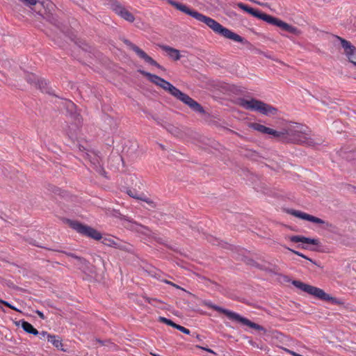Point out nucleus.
I'll return each mask as SVG.
<instances>
[{
    "mask_svg": "<svg viewBox=\"0 0 356 356\" xmlns=\"http://www.w3.org/2000/svg\"><path fill=\"white\" fill-rule=\"evenodd\" d=\"M168 2L177 10H179L184 13L191 16L192 17H194L197 21L204 23L207 27L211 29L216 33H218L225 38L232 40L235 42H243V38L241 36L233 32L232 30L223 27L220 23L211 18L210 17H207L197 10H191L188 6L180 1Z\"/></svg>",
    "mask_w": 356,
    "mask_h": 356,
    "instance_id": "obj_1",
    "label": "nucleus"
},
{
    "mask_svg": "<svg viewBox=\"0 0 356 356\" xmlns=\"http://www.w3.org/2000/svg\"><path fill=\"white\" fill-rule=\"evenodd\" d=\"M138 72L145 76L149 82L161 87L174 97L186 104L191 109H193L194 111L200 114H204L205 111L200 103L192 99L186 94L182 92L173 84H171L157 75L152 74L145 70H139Z\"/></svg>",
    "mask_w": 356,
    "mask_h": 356,
    "instance_id": "obj_2",
    "label": "nucleus"
},
{
    "mask_svg": "<svg viewBox=\"0 0 356 356\" xmlns=\"http://www.w3.org/2000/svg\"><path fill=\"white\" fill-rule=\"evenodd\" d=\"M278 139L283 143H293L313 145L314 142L311 138L309 129L300 124L293 123L282 129L279 132Z\"/></svg>",
    "mask_w": 356,
    "mask_h": 356,
    "instance_id": "obj_3",
    "label": "nucleus"
},
{
    "mask_svg": "<svg viewBox=\"0 0 356 356\" xmlns=\"http://www.w3.org/2000/svg\"><path fill=\"white\" fill-rule=\"evenodd\" d=\"M238 105L246 110L256 111L264 115H275L277 113V109L275 107L254 98L239 99Z\"/></svg>",
    "mask_w": 356,
    "mask_h": 356,
    "instance_id": "obj_4",
    "label": "nucleus"
},
{
    "mask_svg": "<svg viewBox=\"0 0 356 356\" xmlns=\"http://www.w3.org/2000/svg\"><path fill=\"white\" fill-rule=\"evenodd\" d=\"M25 6L32 10L35 11L38 14L46 18L52 24L58 29H60L58 23L57 19L50 12L49 8H53L54 4L52 1H24Z\"/></svg>",
    "mask_w": 356,
    "mask_h": 356,
    "instance_id": "obj_5",
    "label": "nucleus"
},
{
    "mask_svg": "<svg viewBox=\"0 0 356 356\" xmlns=\"http://www.w3.org/2000/svg\"><path fill=\"white\" fill-rule=\"evenodd\" d=\"M203 305L206 306L208 308L213 309L221 314H225L229 319H232V320L238 321V322L243 323V325H248V327L253 328L256 330L262 331L264 330L262 326L251 321L250 319L245 318V317H241L239 314H238L235 312L223 309L216 305H214L210 300H204L203 302Z\"/></svg>",
    "mask_w": 356,
    "mask_h": 356,
    "instance_id": "obj_6",
    "label": "nucleus"
},
{
    "mask_svg": "<svg viewBox=\"0 0 356 356\" xmlns=\"http://www.w3.org/2000/svg\"><path fill=\"white\" fill-rule=\"evenodd\" d=\"M292 284L302 291H305L319 300H323L324 301H331L332 302L336 304L339 303V301L336 298L331 297L329 294L324 292L323 290L320 288L306 284L305 282H301V281H293Z\"/></svg>",
    "mask_w": 356,
    "mask_h": 356,
    "instance_id": "obj_7",
    "label": "nucleus"
},
{
    "mask_svg": "<svg viewBox=\"0 0 356 356\" xmlns=\"http://www.w3.org/2000/svg\"><path fill=\"white\" fill-rule=\"evenodd\" d=\"M70 227L74 229L79 234L91 238L95 241H99L102 238L101 232H99L98 230L92 228V227H89L83 224H81L79 222L70 221Z\"/></svg>",
    "mask_w": 356,
    "mask_h": 356,
    "instance_id": "obj_8",
    "label": "nucleus"
},
{
    "mask_svg": "<svg viewBox=\"0 0 356 356\" xmlns=\"http://www.w3.org/2000/svg\"><path fill=\"white\" fill-rule=\"evenodd\" d=\"M70 227L74 229L79 234L91 238L95 241H99L102 238L101 232H99L98 230L92 228V227H89L83 224H81L79 222L70 221Z\"/></svg>",
    "mask_w": 356,
    "mask_h": 356,
    "instance_id": "obj_9",
    "label": "nucleus"
},
{
    "mask_svg": "<svg viewBox=\"0 0 356 356\" xmlns=\"http://www.w3.org/2000/svg\"><path fill=\"white\" fill-rule=\"evenodd\" d=\"M124 43L130 50L133 51L135 54L137 55L138 58L142 59L145 63L153 65L159 69H163V67L161 65H159L156 60L148 56L146 52L139 47L133 44L128 40H124Z\"/></svg>",
    "mask_w": 356,
    "mask_h": 356,
    "instance_id": "obj_10",
    "label": "nucleus"
},
{
    "mask_svg": "<svg viewBox=\"0 0 356 356\" xmlns=\"http://www.w3.org/2000/svg\"><path fill=\"white\" fill-rule=\"evenodd\" d=\"M259 19H262L263 21L276 26L284 31H287L290 33H295L296 28L293 27L292 26L289 25L287 23H285L282 22V20L279 19L277 17H275L273 16H271L270 15L266 14L264 13H261L260 15H259Z\"/></svg>",
    "mask_w": 356,
    "mask_h": 356,
    "instance_id": "obj_11",
    "label": "nucleus"
},
{
    "mask_svg": "<svg viewBox=\"0 0 356 356\" xmlns=\"http://www.w3.org/2000/svg\"><path fill=\"white\" fill-rule=\"evenodd\" d=\"M289 213L291 214H292L293 216H294L297 218H299L302 220H307V221H309V222H312L313 223L318 224L320 225H323V226H325V227L326 229H328V227H332V225L330 222L323 220L322 219L317 218L316 216H314L312 215H310L307 213L302 212L301 211L292 210V211H290Z\"/></svg>",
    "mask_w": 356,
    "mask_h": 356,
    "instance_id": "obj_12",
    "label": "nucleus"
},
{
    "mask_svg": "<svg viewBox=\"0 0 356 356\" xmlns=\"http://www.w3.org/2000/svg\"><path fill=\"white\" fill-rule=\"evenodd\" d=\"M111 9L116 14L129 22H133L134 17L131 13L124 8L119 1H113L111 4Z\"/></svg>",
    "mask_w": 356,
    "mask_h": 356,
    "instance_id": "obj_13",
    "label": "nucleus"
},
{
    "mask_svg": "<svg viewBox=\"0 0 356 356\" xmlns=\"http://www.w3.org/2000/svg\"><path fill=\"white\" fill-rule=\"evenodd\" d=\"M337 38L341 42L342 47L344 48L345 53L349 61L356 65V62L355 61V60H356V47L351 44L350 42L342 38L337 37Z\"/></svg>",
    "mask_w": 356,
    "mask_h": 356,
    "instance_id": "obj_14",
    "label": "nucleus"
},
{
    "mask_svg": "<svg viewBox=\"0 0 356 356\" xmlns=\"http://www.w3.org/2000/svg\"><path fill=\"white\" fill-rule=\"evenodd\" d=\"M250 127H251L252 129H253L255 131H257L259 133H261V134H264L271 135L275 138H277V139L279 138V136H280L279 132H280V131H275V130H274V129H273L271 128L265 127L264 125L261 124L257 123V122L250 123Z\"/></svg>",
    "mask_w": 356,
    "mask_h": 356,
    "instance_id": "obj_15",
    "label": "nucleus"
},
{
    "mask_svg": "<svg viewBox=\"0 0 356 356\" xmlns=\"http://www.w3.org/2000/svg\"><path fill=\"white\" fill-rule=\"evenodd\" d=\"M26 81L31 84H33L35 87L40 89L42 91L44 92L45 86H47V82L44 79H40L38 76L33 74L29 73L26 74Z\"/></svg>",
    "mask_w": 356,
    "mask_h": 356,
    "instance_id": "obj_16",
    "label": "nucleus"
},
{
    "mask_svg": "<svg viewBox=\"0 0 356 356\" xmlns=\"http://www.w3.org/2000/svg\"><path fill=\"white\" fill-rule=\"evenodd\" d=\"M159 47L166 52L168 56L174 61H178L181 59V54L179 49L166 45H159Z\"/></svg>",
    "mask_w": 356,
    "mask_h": 356,
    "instance_id": "obj_17",
    "label": "nucleus"
},
{
    "mask_svg": "<svg viewBox=\"0 0 356 356\" xmlns=\"http://www.w3.org/2000/svg\"><path fill=\"white\" fill-rule=\"evenodd\" d=\"M289 240L293 243H306L309 245H319V241L316 238H307L305 236H291L289 238Z\"/></svg>",
    "mask_w": 356,
    "mask_h": 356,
    "instance_id": "obj_18",
    "label": "nucleus"
},
{
    "mask_svg": "<svg viewBox=\"0 0 356 356\" xmlns=\"http://www.w3.org/2000/svg\"><path fill=\"white\" fill-rule=\"evenodd\" d=\"M21 326H22V329L29 334H31L35 336L38 334V330L28 321H22Z\"/></svg>",
    "mask_w": 356,
    "mask_h": 356,
    "instance_id": "obj_19",
    "label": "nucleus"
},
{
    "mask_svg": "<svg viewBox=\"0 0 356 356\" xmlns=\"http://www.w3.org/2000/svg\"><path fill=\"white\" fill-rule=\"evenodd\" d=\"M128 194H129V196H131V197H132L134 198H136L138 200H142L143 202H145L146 203H147L152 207H155V204L149 198H148L145 195H136L135 193H134L132 192V191H129L128 192Z\"/></svg>",
    "mask_w": 356,
    "mask_h": 356,
    "instance_id": "obj_20",
    "label": "nucleus"
},
{
    "mask_svg": "<svg viewBox=\"0 0 356 356\" xmlns=\"http://www.w3.org/2000/svg\"><path fill=\"white\" fill-rule=\"evenodd\" d=\"M47 339L57 348H60L63 346L60 338L56 337V335L47 334Z\"/></svg>",
    "mask_w": 356,
    "mask_h": 356,
    "instance_id": "obj_21",
    "label": "nucleus"
},
{
    "mask_svg": "<svg viewBox=\"0 0 356 356\" xmlns=\"http://www.w3.org/2000/svg\"><path fill=\"white\" fill-rule=\"evenodd\" d=\"M287 249L289 250H290L291 252H292L293 253H294L295 254L305 259H307L308 261H309L312 264H313L314 265H316L318 267H321V266H320V264H318L316 262L314 261L312 259L307 257V256H305V254H302L301 252H298V251H296V250H294L290 248H287Z\"/></svg>",
    "mask_w": 356,
    "mask_h": 356,
    "instance_id": "obj_22",
    "label": "nucleus"
},
{
    "mask_svg": "<svg viewBox=\"0 0 356 356\" xmlns=\"http://www.w3.org/2000/svg\"><path fill=\"white\" fill-rule=\"evenodd\" d=\"M159 321L175 328L177 325V324L173 322L172 320L165 318V317H159Z\"/></svg>",
    "mask_w": 356,
    "mask_h": 356,
    "instance_id": "obj_23",
    "label": "nucleus"
},
{
    "mask_svg": "<svg viewBox=\"0 0 356 356\" xmlns=\"http://www.w3.org/2000/svg\"><path fill=\"white\" fill-rule=\"evenodd\" d=\"M68 255L75 259H76L79 264H82L83 265H86L87 264V261L81 257H77L72 253H69Z\"/></svg>",
    "mask_w": 356,
    "mask_h": 356,
    "instance_id": "obj_24",
    "label": "nucleus"
},
{
    "mask_svg": "<svg viewBox=\"0 0 356 356\" xmlns=\"http://www.w3.org/2000/svg\"><path fill=\"white\" fill-rule=\"evenodd\" d=\"M248 13L259 18V15H260L261 12H260L259 10H255L252 8H250V9L248 10Z\"/></svg>",
    "mask_w": 356,
    "mask_h": 356,
    "instance_id": "obj_25",
    "label": "nucleus"
},
{
    "mask_svg": "<svg viewBox=\"0 0 356 356\" xmlns=\"http://www.w3.org/2000/svg\"><path fill=\"white\" fill-rule=\"evenodd\" d=\"M175 328L177 329L178 330H179L180 332H183L184 334H190V331L188 329H187L180 325L177 324V325L176 326Z\"/></svg>",
    "mask_w": 356,
    "mask_h": 356,
    "instance_id": "obj_26",
    "label": "nucleus"
},
{
    "mask_svg": "<svg viewBox=\"0 0 356 356\" xmlns=\"http://www.w3.org/2000/svg\"><path fill=\"white\" fill-rule=\"evenodd\" d=\"M0 302L3 305H5L6 306H7L8 307L10 308L13 310L18 311L15 307H14L13 305H12L10 303L6 300H1V299H0Z\"/></svg>",
    "mask_w": 356,
    "mask_h": 356,
    "instance_id": "obj_27",
    "label": "nucleus"
},
{
    "mask_svg": "<svg viewBox=\"0 0 356 356\" xmlns=\"http://www.w3.org/2000/svg\"><path fill=\"white\" fill-rule=\"evenodd\" d=\"M238 6L241 10H245V11H246V12H247V11L250 9V6H248L247 5H245V4L241 3H238Z\"/></svg>",
    "mask_w": 356,
    "mask_h": 356,
    "instance_id": "obj_28",
    "label": "nucleus"
},
{
    "mask_svg": "<svg viewBox=\"0 0 356 356\" xmlns=\"http://www.w3.org/2000/svg\"><path fill=\"white\" fill-rule=\"evenodd\" d=\"M284 350L285 352H286L287 353L290 354L291 355H293V356H303L302 355H299V353H295V352H293L292 350H289L287 348H284Z\"/></svg>",
    "mask_w": 356,
    "mask_h": 356,
    "instance_id": "obj_29",
    "label": "nucleus"
},
{
    "mask_svg": "<svg viewBox=\"0 0 356 356\" xmlns=\"http://www.w3.org/2000/svg\"><path fill=\"white\" fill-rule=\"evenodd\" d=\"M164 282H165V283H167V284H168L171 285V286H173L174 287H175V288H177V289H181V287H180L179 285H177V284H175V283H174V282H171V281H167V280H165Z\"/></svg>",
    "mask_w": 356,
    "mask_h": 356,
    "instance_id": "obj_30",
    "label": "nucleus"
},
{
    "mask_svg": "<svg viewBox=\"0 0 356 356\" xmlns=\"http://www.w3.org/2000/svg\"><path fill=\"white\" fill-rule=\"evenodd\" d=\"M197 348H198L200 349H202V350H205V351H207L208 353L215 354V353L213 350H211L210 348H203V347H202L200 346H197Z\"/></svg>",
    "mask_w": 356,
    "mask_h": 356,
    "instance_id": "obj_31",
    "label": "nucleus"
},
{
    "mask_svg": "<svg viewBox=\"0 0 356 356\" xmlns=\"http://www.w3.org/2000/svg\"><path fill=\"white\" fill-rule=\"evenodd\" d=\"M67 106H68L70 108L72 109V108L75 106V105H74V104L72 102L69 101V102H67Z\"/></svg>",
    "mask_w": 356,
    "mask_h": 356,
    "instance_id": "obj_32",
    "label": "nucleus"
},
{
    "mask_svg": "<svg viewBox=\"0 0 356 356\" xmlns=\"http://www.w3.org/2000/svg\"><path fill=\"white\" fill-rule=\"evenodd\" d=\"M37 314L38 316L41 318L42 319H44V314L42 312H40L39 311H37Z\"/></svg>",
    "mask_w": 356,
    "mask_h": 356,
    "instance_id": "obj_33",
    "label": "nucleus"
},
{
    "mask_svg": "<svg viewBox=\"0 0 356 356\" xmlns=\"http://www.w3.org/2000/svg\"><path fill=\"white\" fill-rule=\"evenodd\" d=\"M138 227H139V229H138V230H142V229H147V228H145L144 227H143V226H141V225H138Z\"/></svg>",
    "mask_w": 356,
    "mask_h": 356,
    "instance_id": "obj_34",
    "label": "nucleus"
},
{
    "mask_svg": "<svg viewBox=\"0 0 356 356\" xmlns=\"http://www.w3.org/2000/svg\"><path fill=\"white\" fill-rule=\"evenodd\" d=\"M256 2L258 3L261 6H266V3H261L260 1H256Z\"/></svg>",
    "mask_w": 356,
    "mask_h": 356,
    "instance_id": "obj_35",
    "label": "nucleus"
},
{
    "mask_svg": "<svg viewBox=\"0 0 356 356\" xmlns=\"http://www.w3.org/2000/svg\"><path fill=\"white\" fill-rule=\"evenodd\" d=\"M42 336H43L44 337L47 335V333L43 332L42 333L40 334Z\"/></svg>",
    "mask_w": 356,
    "mask_h": 356,
    "instance_id": "obj_36",
    "label": "nucleus"
}]
</instances>
